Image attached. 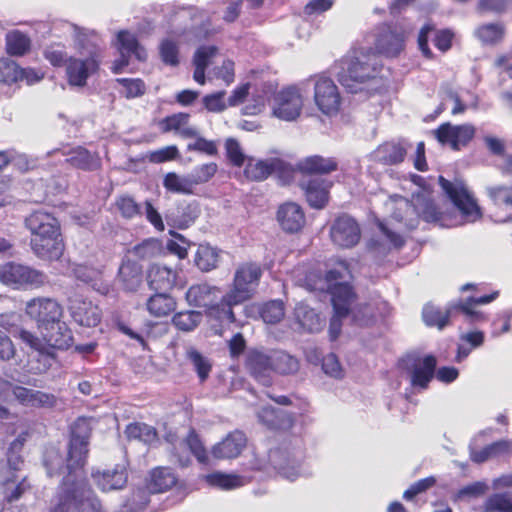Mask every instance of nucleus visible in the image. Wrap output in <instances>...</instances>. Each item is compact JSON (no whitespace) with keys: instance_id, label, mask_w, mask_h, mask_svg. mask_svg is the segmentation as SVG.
Listing matches in <instances>:
<instances>
[{"instance_id":"obj_25","label":"nucleus","mask_w":512,"mask_h":512,"mask_svg":"<svg viewBox=\"0 0 512 512\" xmlns=\"http://www.w3.org/2000/svg\"><path fill=\"white\" fill-rule=\"evenodd\" d=\"M71 274L78 280L90 284L94 290L102 295L110 292V284L103 279V266L92 267L86 264H72Z\"/></svg>"},{"instance_id":"obj_17","label":"nucleus","mask_w":512,"mask_h":512,"mask_svg":"<svg viewBox=\"0 0 512 512\" xmlns=\"http://www.w3.org/2000/svg\"><path fill=\"white\" fill-rule=\"evenodd\" d=\"M44 74L33 68H22L15 61L0 58V85L11 87L20 83L33 85L41 81Z\"/></svg>"},{"instance_id":"obj_24","label":"nucleus","mask_w":512,"mask_h":512,"mask_svg":"<svg viewBox=\"0 0 512 512\" xmlns=\"http://www.w3.org/2000/svg\"><path fill=\"white\" fill-rule=\"evenodd\" d=\"M272 352L264 353L258 350L250 351L246 365L251 375L262 385L271 384V374L273 373Z\"/></svg>"},{"instance_id":"obj_10","label":"nucleus","mask_w":512,"mask_h":512,"mask_svg":"<svg viewBox=\"0 0 512 512\" xmlns=\"http://www.w3.org/2000/svg\"><path fill=\"white\" fill-rule=\"evenodd\" d=\"M261 276L262 269L259 264L246 262L239 265L234 273L232 288L223 296V302L232 309L233 306L252 298Z\"/></svg>"},{"instance_id":"obj_38","label":"nucleus","mask_w":512,"mask_h":512,"mask_svg":"<svg viewBox=\"0 0 512 512\" xmlns=\"http://www.w3.org/2000/svg\"><path fill=\"white\" fill-rule=\"evenodd\" d=\"M177 272L167 266L160 264H153L148 270V283L151 289L154 290H169L176 281Z\"/></svg>"},{"instance_id":"obj_29","label":"nucleus","mask_w":512,"mask_h":512,"mask_svg":"<svg viewBox=\"0 0 512 512\" xmlns=\"http://www.w3.org/2000/svg\"><path fill=\"white\" fill-rule=\"evenodd\" d=\"M57 154L66 157L65 161L78 169L91 171L98 169L101 165L100 158L97 154H92L87 149L80 146L70 149L69 151L56 149L49 152V155Z\"/></svg>"},{"instance_id":"obj_32","label":"nucleus","mask_w":512,"mask_h":512,"mask_svg":"<svg viewBox=\"0 0 512 512\" xmlns=\"http://www.w3.org/2000/svg\"><path fill=\"white\" fill-rule=\"evenodd\" d=\"M46 343L57 349H67L73 343V335L68 325L61 319L51 327L40 330Z\"/></svg>"},{"instance_id":"obj_48","label":"nucleus","mask_w":512,"mask_h":512,"mask_svg":"<svg viewBox=\"0 0 512 512\" xmlns=\"http://www.w3.org/2000/svg\"><path fill=\"white\" fill-rule=\"evenodd\" d=\"M146 309L153 317H165L176 309V301L166 293H156L147 300Z\"/></svg>"},{"instance_id":"obj_5","label":"nucleus","mask_w":512,"mask_h":512,"mask_svg":"<svg viewBox=\"0 0 512 512\" xmlns=\"http://www.w3.org/2000/svg\"><path fill=\"white\" fill-rule=\"evenodd\" d=\"M382 63L369 47H358L339 63L338 81L351 93H357L374 83L382 71Z\"/></svg>"},{"instance_id":"obj_23","label":"nucleus","mask_w":512,"mask_h":512,"mask_svg":"<svg viewBox=\"0 0 512 512\" xmlns=\"http://www.w3.org/2000/svg\"><path fill=\"white\" fill-rule=\"evenodd\" d=\"M92 478L97 487L103 492L123 489L128 480L126 465L116 464L113 468L92 473Z\"/></svg>"},{"instance_id":"obj_42","label":"nucleus","mask_w":512,"mask_h":512,"mask_svg":"<svg viewBox=\"0 0 512 512\" xmlns=\"http://www.w3.org/2000/svg\"><path fill=\"white\" fill-rule=\"evenodd\" d=\"M189 114L177 113L166 117L160 123L163 132L174 131L182 138L197 136V129L189 124Z\"/></svg>"},{"instance_id":"obj_33","label":"nucleus","mask_w":512,"mask_h":512,"mask_svg":"<svg viewBox=\"0 0 512 512\" xmlns=\"http://www.w3.org/2000/svg\"><path fill=\"white\" fill-rule=\"evenodd\" d=\"M381 234L369 241V249L377 255H386L391 249H399L404 244L401 235L389 230L383 223L379 224Z\"/></svg>"},{"instance_id":"obj_64","label":"nucleus","mask_w":512,"mask_h":512,"mask_svg":"<svg viewBox=\"0 0 512 512\" xmlns=\"http://www.w3.org/2000/svg\"><path fill=\"white\" fill-rule=\"evenodd\" d=\"M486 511L512 512V499L507 494H495L485 503Z\"/></svg>"},{"instance_id":"obj_43","label":"nucleus","mask_w":512,"mask_h":512,"mask_svg":"<svg viewBox=\"0 0 512 512\" xmlns=\"http://www.w3.org/2000/svg\"><path fill=\"white\" fill-rule=\"evenodd\" d=\"M28 439V432H21L8 446L6 458L0 462V469L22 470L24 458L23 447Z\"/></svg>"},{"instance_id":"obj_16","label":"nucleus","mask_w":512,"mask_h":512,"mask_svg":"<svg viewBox=\"0 0 512 512\" xmlns=\"http://www.w3.org/2000/svg\"><path fill=\"white\" fill-rule=\"evenodd\" d=\"M25 311L36 321L39 330L51 327L63 316L62 306L51 298H34L26 304Z\"/></svg>"},{"instance_id":"obj_1","label":"nucleus","mask_w":512,"mask_h":512,"mask_svg":"<svg viewBox=\"0 0 512 512\" xmlns=\"http://www.w3.org/2000/svg\"><path fill=\"white\" fill-rule=\"evenodd\" d=\"M405 181L416 185L418 190L422 189V191L413 193L412 203L402 196H390L385 206L391 212L392 218L398 222H404L408 229L416 228L419 218L446 228L474 223L482 218V210L476 198L464 181L460 179L448 181L442 176L439 177L441 188L459 214L438 212L434 203L426 197L423 189L424 179L421 176L409 174V179Z\"/></svg>"},{"instance_id":"obj_35","label":"nucleus","mask_w":512,"mask_h":512,"mask_svg":"<svg viewBox=\"0 0 512 512\" xmlns=\"http://www.w3.org/2000/svg\"><path fill=\"white\" fill-rule=\"evenodd\" d=\"M487 193L495 207L505 215L497 216V221L506 222L512 219V186L496 185L487 188Z\"/></svg>"},{"instance_id":"obj_21","label":"nucleus","mask_w":512,"mask_h":512,"mask_svg":"<svg viewBox=\"0 0 512 512\" xmlns=\"http://www.w3.org/2000/svg\"><path fill=\"white\" fill-rule=\"evenodd\" d=\"M68 311L75 323L80 326L95 327L101 321V311L98 306L78 294L69 298Z\"/></svg>"},{"instance_id":"obj_47","label":"nucleus","mask_w":512,"mask_h":512,"mask_svg":"<svg viewBox=\"0 0 512 512\" xmlns=\"http://www.w3.org/2000/svg\"><path fill=\"white\" fill-rule=\"evenodd\" d=\"M297 167L303 174H326L335 171L337 163L332 158L314 155L299 161Z\"/></svg>"},{"instance_id":"obj_51","label":"nucleus","mask_w":512,"mask_h":512,"mask_svg":"<svg viewBox=\"0 0 512 512\" xmlns=\"http://www.w3.org/2000/svg\"><path fill=\"white\" fill-rule=\"evenodd\" d=\"M176 482L177 477L170 468L159 467L151 472L147 488L151 493H161L173 487Z\"/></svg>"},{"instance_id":"obj_36","label":"nucleus","mask_w":512,"mask_h":512,"mask_svg":"<svg viewBox=\"0 0 512 512\" xmlns=\"http://www.w3.org/2000/svg\"><path fill=\"white\" fill-rule=\"evenodd\" d=\"M436 359L428 355L417 359L411 372V384L413 387L425 389L435 374Z\"/></svg>"},{"instance_id":"obj_14","label":"nucleus","mask_w":512,"mask_h":512,"mask_svg":"<svg viewBox=\"0 0 512 512\" xmlns=\"http://www.w3.org/2000/svg\"><path fill=\"white\" fill-rule=\"evenodd\" d=\"M314 86V103L327 116L336 115L341 107V96L334 81L326 76L318 75L310 79Z\"/></svg>"},{"instance_id":"obj_8","label":"nucleus","mask_w":512,"mask_h":512,"mask_svg":"<svg viewBox=\"0 0 512 512\" xmlns=\"http://www.w3.org/2000/svg\"><path fill=\"white\" fill-rule=\"evenodd\" d=\"M223 296L220 288L207 283L192 285L185 294L190 306L205 308L210 320L219 322L220 327L235 321L233 310L223 302Z\"/></svg>"},{"instance_id":"obj_59","label":"nucleus","mask_w":512,"mask_h":512,"mask_svg":"<svg viewBox=\"0 0 512 512\" xmlns=\"http://www.w3.org/2000/svg\"><path fill=\"white\" fill-rule=\"evenodd\" d=\"M114 206L116 212L125 219H132L141 215L140 205L131 196L121 195L117 197Z\"/></svg>"},{"instance_id":"obj_20","label":"nucleus","mask_w":512,"mask_h":512,"mask_svg":"<svg viewBox=\"0 0 512 512\" xmlns=\"http://www.w3.org/2000/svg\"><path fill=\"white\" fill-rule=\"evenodd\" d=\"M475 131V127L471 124L444 123L433 133L441 144H448L453 150H460L473 139Z\"/></svg>"},{"instance_id":"obj_13","label":"nucleus","mask_w":512,"mask_h":512,"mask_svg":"<svg viewBox=\"0 0 512 512\" xmlns=\"http://www.w3.org/2000/svg\"><path fill=\"white\" fill-rule=\"evenodd\" d=\"M303 458L304 452L300 446L293 449L279 448L269 453L271 465L281 477L289 481H295L310 474L303 464Z\"/></svg>"},{"instance_id":"obj_41","label":"nucleus","mask_w":512,"mask_h":512,"mask_svg":"<svg viewBox=\"0 0 512 512\" xmlns=\"http://www.w3.org/2000/svg\"><path fill=\"white\" fill-rule=\"evenodd\" d=\"M204 481L211 487L221 490H233L249 483L250 479L235 473H224L214 471L203 477Z\"/></svg>"},{"instance_id":"obj_63","label":"nucleus","mask_w":512,"mask_h":512,"mask_svg":"<svg viewBox=\"0 0 512 512\" xmlns=\"http://www.w3.org/2000/svg\"><path fill=\"white\" fill-rule=\"evenodd\" d=\"M187 356L189 360L192 362L194 369L196 370L198 377L201 382H204L211 371V364L205 357L202 356L200 352H198L194 348H190L187 351Z\"/></svg>"},{"instance_id":"obj_54","label":"nucleus","mask_w":512,"mask_h":512,"mask_svg":"<svg viewBox=\"0 0 512 512\" xmlns=\"http://www.w3.org/2000/svg\"><path fill=\"white\" fill-rule=\"evenodd\" d=\"M29 37L19 31H12L6 35V51L11 56H23L30 50Z\"/></svg>"},{"instance_id":"obj_27","label":"nucleus","mask_w":512,"mask_h":512,"mask_svg":"<svg viewBox=\"0 0 512 512\" xmlns=\"http://www.w3.org/2000/svg\"><path fill=\"white\" fill-rule=\"evenodd\" d=\"M247 443L243 432L235 430L229 433L222 441L216 443L211 454L216 459H232L238 457Z\"/></svg>"},{"instance_id":"obj_60","label":"nucleus","mask_w":512,"mask_h":512,"mask_svg":"<svg viewBox=\"0 0 512 512\" xmlns=\"http://www.w3.org/2000/svg\"><path fill=\"white\" fill-rule=\"evenodd\" d=\"M285 314L284 305L281 301H270L261 307L260 315L264 322L275 324L279 322Z\"/></svg>"},{"instance_id":"obj_49","label":"nucleus","mask_w":512,"mask_h":512,"mask_svg":"<svg viewBox=\"0 0 512 512\" xmlns=\"http://www.w3.org/2000/svg\"><path fill=\"white\" fill-rule=\"evenodd\" d=\"M454 312L455 305L448 306L443 310L435 305L427 304L423 308L422 317L427 326H435L441 330L448 324V320Z\"/></svg>"},{"instance_id":"obj_26","label":"nucleus","mask_w":512,"mask_h":512,"mask_svg":"<svg viewBox=\"0 0 512 512\" xmlns=\"http://www.w3.org/2000/svg\"><path fill=\"white\" fill-rule=\"evenodd\" d=\"M331 185L332 182L320 177H312L301 182V188L305 192L307 202L315 209L325 207L329 199Z\"/></svg>"},{"instance_id":"obj_44","label":"nucleus","mask_w":512,"mask_h":512,"mask_svg":"<svg viewBox=\"0 0 512 512\" xmlns=\"http://www.w3.org/2000/svg\"><path fill=\"white\" fill-rule=\"evenodd\" d=\"M257 418L269 429H287L292 425L291 417L284 410L270 406L262 407L257 412Z\"/></svg>"},{"instance_id":"obj_18","label":"nucleus","mask_w":512,"mask_h":512,"mask_svg":"<svg viewBox=\"0 0 512 512\" xmlns=\"http://www.w3.org/2000/svg\"><path fill=\"white\" fill-rule=\"evenodd\" d=\"M330 239L340 248H352L361 239V229L356 220L346 214L337 217L330 226Z\"/></svg>"},{"instance_id":"obj_7","label":"nucleus","mask_w":512,"mask_h":512,"mask_svg":"<svg viewBox=\"0 0 512 512\" xmlns=\"http://www.w3.org/2000/svg\"><path fill=\"white\" fill-rule=\"evenodd\" d=\"M193 10L182 9L172 19L171 30L159 44V55L162 62L175 67L179 64V44L182 42L195 43L206 36L207 31L197 29Z\"/></svg>"},{"instance_id":"obj_3","label":"nucleus","mask_w":512,"mask_h":512,"mask_svg":"<svg viewBox=\"0 0 512 512\" xmlns=\"http://www.w3.org/2000/svg\"><path fill=\"white\" fill-rule=\"evenodd\" d=\"M90 437V428L86 419L79 418L71 432V440L69 444L66 464L60 452L52 447L45 451L44 466L46 467L48 476L67 472L63 482L59 488L56 499L60 496L64 486L76 487L77 482L83 481L87 485V481L82 477V468L85 465L88 453V440Z\"/></svg>"},{"instance_id":"obj_58","label":"nucleus","mask_w":512,"mask_h":512,"mask_svg":"<svg viewBox=\"0 0 512 512\" xmlns=\"http://www.w3.org/2000/svg\"><path fill=\"white\" fill-rule=\"evenodd\" d=\"M201 321L202 314L198 311L178 312L172 319L174 326L185 332L194 330Z\"/></svg>"},{"instance_id":"obj_61","label":"nucleus","mask_w":512,"mask_h":512,"mask_svg":"<svg viewBox=\"0 0 512 512\" xmlns=\"http://www.w3.org/2000/svg\"><path fill=\"white\" fill-rule=\"evenodd\" d=\"M160 243L158 240L149 238L135 245L129 250V253L140 259H149L160 252Z\"/></svg>"},{"instance_id":"obj_57","label":"nucleus","mask_w":512,"mask_h":512,"mask_svg":"<svg viewBox=\"0 0 512 512\" xmlns=\"http://www.w3.org/2000/svg\"><path fill=\"white\" fill-rule=\"evenodd\" d=\"M475 35L484 44H494L502 39L504 26L500 23L484 24L476 29Z\"/></svg>"},{"instance_id":"obj_56","label":"nucleus","mask_w":512,"mask_h":512,"mask_svg":"<svg viewBox=\"0 0 512 512\" xmlns=\"http://www.w3.org/2000/svg\"><path fill=\"white\" fill-rule=\"evenodd\" d=\"M125 434L129 439L139 440L146 444L153 443L157 438L156 430L145 423H132L125 429Z\"/></svg>"},{"instance_id":"obj_45","label":"nucleus","mask_w":512,"mask_h":512,"mask_svg":"<svg viewBox=\"0 0 512 512\" xmlns=\"http://www.w3.org/2000/svg\"><path fill=\"white\" fill-rule=\"evenodd\" d=\"M294 315L300 328L308 332H318L322 330L324 326L323 319H321L313 309L304 303L296 305Z\"/></svg>"},{"instance_id":"obj_46","label":"nucleus","mask_w":512,"mask_h":512,"mask_svg":"<svg viewBox=\"0 0 512 512\" xmlns=\"http://www.w3.org/2000/svg\"><path fill=\"white\" fill-rule=\"evenodd\" d=\"M199 214L200 210L195 202L182 203L175 211H171L167 214V219L177 228L185 229L194 223Z\"/></svg>"},{"instance_id":"obj_28","label":"nucleus","mask_w":512,"mask_h":512,"mask_svg":"<svg viewBox=\"0 0 512 512\" xmlns=\"http://www.w3.org/2000/svg\"><path fill=\"white\" fill-rule=\"evenodd\" d=\"M277 221L284 231L295 233L305 225V214L299 204L285 202L278 208Z\"/></svg>"},{"instance_id":"obj_11","label":"nucleus","mask_w":512,"mask_h":512,"mask_svg":"<svg viewBox=\"0 0 512 512\" xmlns=\"http://www.w3.org/2000/svg\"><path fill=\"white\" fill-rule=\"evenodd\" d=\"M0 282L13 289L39 288L47 282V277L29 265L9 261L0 264Z\"/></svg>"},{"instance_id":"obj_52","label":"nucleus","mask_w":512,"mask_h":512,"mask_svg":"<svg viewBox=\"0 0 512 512\" xmlns=\"http://www.w3.org/2000/svg\"><path fill=\"white\" fill-rule=\"evenodd\" d=\"M220 260V251L208 244L198 246L195 254V264L201 271H211L215 269Z\"/></svg>"},{"instance_id":"obj_40","label":"nucleus","mask_w":512,"mask_h":512,"mask_svg":"<svg viewBox=\"0 0 512 512\" xmlns=\"http://www.w3.org/2000/svg\"><path fill=\"white\" fill-rule=\"evenodd\" d=\"M407 153V144L405 142H386L378 146L373 152V158L383 164L393 165L404 160Z\"/></svg>"},{"instance_id":"obj_34","label":"nucleus","mask_w":512,"mask_h":512,"mask_svg":"<svg viewBox=\"0 0 512 512\" xmlns=\"http://www.w3.org/2000/svg\"><path fill=\"white\" fill-rule=\"evenodd\" d=\"M18 315L16 313H8L0 315V326L11 333L14 337L20 338L31 348L41 351L44 347L42 341L31 332L19 329L17 327Z\"/></svg>"},{"instance_id":"obj_39","label":"nucleus","mask_w":512,"mask_h":512,"mask_svg":"<svg viewBox=\"0 0 512 512\" xmlns=\"http://www.w3.org/2000/svg\"><path fill=\"white\" fill-rule=\"evenodd\" d=\"M498 292H493L489 295L470 297L467 301L455 305V311H461L466 320L470 323H478L486 320L484 313L477 309L478 305L488 304L495 300Z\"/></svg>"},{"instance_id":"obj_31","label":"nucleus","mask_w":512,"mask_h":512,"mask_svg":"<svg viewBox=\"0 0 512 512\" xmlns=\"http://www.w3.org/2000/svg\"><path fill=\"white\" fill-rule=\"evenodd\" d=\"M13 397L21 405L28 407H53L56 404V397L53 394L22 386L13 388Z\"/></svg>"},{"instance_id":"obj_62","label":"nucleus","mask_w":512,"mask_h":512,"mask_svg":"<svg viewBox=\"0 0 512 512\" xmlns=\"http://www.w3.org/2000/svg\"><path fill=\"white\" fill-rule=\"evenodd\" d=\"M267 99V93L264 90H255L242 108L243 114L258 115L262 113L266 107Z\"/></svg>"},{"instance_id":"obj_15","label":"nucleus","mask_w":512,"mask_h":512,"mask_svg":"<svg viewBox=\"0 0 512 512\" xmlns=\"http://www.w3.org/2000/svg\"><path fill=\"white\" fill-rule=\"evenodd\" d=\"M115 47L119 52V58L113 63L114 73H122L129 65L131 58L138 61L147 59L146 49L139 43L137 37L128 30H121L116 35Z\"/></svg>"},{"instance_id":"obj_53","label":"nucleus","mask_w":512,"mask_h":512,"mask_svg":"<svg viewBox=\"0 0 512 512\" xmlns=\"http://www.w3.org/2000/svg\"><path fill=\"white\" fill-rule=\"evenodd\" d=\"M162 184L167 191L175 194L189 195L194 190L190 175H180L176 172L167 173Z\"/></svg>"},{"instance_id":"obj_22","label":"nucleus","mask_w":512,"mask_h":512,"mask_svg":"<svg viewBox=\"0 0 512 512\" xmlns=\"http://www.w3.org/2000/svg\"><path fill=\"white\" fill-rule=\"evenodd\" d=\"M21 470L0 469V485L2 494L8 502L17 501L31 489L27 477L20 476Z\"/></svg>"},{"instance_id":"obj_2","label":"nucleus","mask_w":512,"mask_h":512,"mask_svg":"<svg viewBox=\"0 0 512 512\" xmlns=\"http://www.w3.org/2000/svg\"><path fill=\"white\" fill-rule=\"evenodd\" d=\"M328 270L325 276V288L331 296L334 315L329 326L331 340H335L341 331L342 318L349 314L352 321L359 326H368L390 313V306L386 301H378L352 308L355 301V293L349 280L351 271L346 261L335 258L328 263Z\"/></svg>"},{"instance_id":"obj_4","label":"nucleus","mask_w":512,"mask_h":512,"mask_svg":"<svg viewBox=\"0 0 512 512\" xmlns=\"http://www.w3.org/2000/svg\"><path fill=\"white\" fill-rule=\"evenodd\" d=\"M61 25L64 32L73 38L74 46L81 54L78 57H69L66 63L67 83L72 88H84L88 79L96 74L100 67V49L96 34L69 22H63Z\"/></svg>"},{"instance_id":"obj_19","label":"nucleus","mask_w":512,"mask_h":512,"mask_svg":"<svg viewBox=\"0 0 512 512\" xmlns=\"http://www.w3.org/2000/svg\"><path fill=\"white\" fill-rule=\"evenodd\" d=\"M409 31L383 25L375 36V49L386 57H396L404 49L405 37Z\"/></svg>"},{"instance_id":"obj_9","label":"nucleus","mask_w":512,"mask_h":512,"mask_svg":"<svg viewBox=\"0 0 512 512\" xmlns=\"http://www.w3.org/2000/svg\"><path fill=\"white\" fill-rule=\"evenodd\" d=\"M50 512H104L101 503L85 482L64 486Z\"/></svg>"},{"instance_id":"obj_37","label":"nucleus","mask_w":512,"mask_h":512,"mask_svg":"<svg viewBox=\"0 0 512 512\" xmlns=\"http://www.w3.org/2000/svg\"><path fill=\"white\" fill-rule=\"evenodd\" d=\"M121 288L127 292L136 291L142 283V268L131 260H123L117 276Z\"/></svg>"},{"instance_id":"obj_55","label":"nucleus","mask_w":512,"mask_h":512,"mask_svg":"<svg viewBox=\"0 0 512 512\" xmlns=\"http://www.w3.org/2000/svg\"><path fill=\"white\" fill-rule=\"evenodd\" d=\"M272 360L273 372L280 374H292L297 372L299 369V362L297 358L283 351H273Z\"/></svg>"},{"instance_id":"obj_30","label":"nucleus","mask_w":512,"mask_h":512,"mask_svg":"<svg viewBox=\"0 0 512 512\" xmlns=\"http://www.w3.org/2000/svg\"><path fill=\"white\" fill-rule=\"evenodd\" d=\"M285 163L278 158L257 160L248 158L244 175L248 180L262 181L276 171L284 170Z\"/></svg>"},{"instance_id":"obj_50","label":"nucleus","mask_w":512,"mask_h":512,"mask_svg":"<svg viewBox=\"0 0 512 512\" xmlns=\"http://www.w3.org/2000/svg\"><path fill=\"white\" fill-rule=\"evenodd\" d=\"M217 53L218 49L215 46H201L196 50L193 58L195 66L193 78L197 83L201 85L205 83V69Z\"/></svg>"},{"instance_id":"obj_6","label":"nucleus","mask_w":512,"mask_h":512,"mask_svg":"<svg viewBox=\"0 0 512 512\" xmlns=\"http://www.w3.org/2000/svg\"><path fill=\"white\" fill-rule=\"evenodd\" d=\"M31 233L30 246L33 253L43 260H58L64 250L59 221L45 211H34L25 219Z\"/></svg>"},{"instance_id":"obj_12","label":"nucleus","mask_w":512,"mask_h":512,"mask_svg":"<svg viewBox=\"0 0 512 512\" xmlns=\"http://www.w3.org/2000/svg\"><path fill=\"white\" fill-rule=\"evenodd\" d=\"M304 90L301 85H289L276 92L271 103L272 115L283 121L296 120L304 106Z\"/></svg>"}]
</instances>
